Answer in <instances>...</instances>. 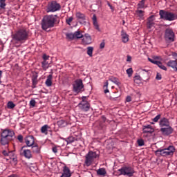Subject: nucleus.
Segmentation results:
<instances>
[{"mask_svg": "<svg viewBox=\"0 0 177 177\" xmlns=\"http://www.w3.org/2000/svg\"><path fill=\"white\" fill-rule=\"evenodd\" d=\"M62 6L57 1H52L49 2L46 7V12L47 13H53L55 12H57L58 10H60Z\"/></svg>", "mask_w": 177, "mask_h": 177, "instance_id": "7", "label": "nucleus"}, {"mask_svg": "<svg viewBox=\"0 0 177 177\" xmlns=\"http://www.w3.org/2000/svg\"><path fill=\"white\" fill-rule=\"evenodd\" d=\"M154 26V15H151L148 18L147 27L148 28H151Z\"/></svg>", "mask_w": 177, "mask_h": 177, "instance_id": "24", "label": "nucleus"}, {"mask_svg": "<svg viewBox=\"0 0 177 177\" xmlns=\"http://www.w3.org/2000/svg\"><path fill=\"white\" fill-rule=\"evenodd\" d=\"M73 92L75 93H81L84 92V84L82 83V80L79 79L75 82L73 84Z\"/></svg>", "mask_w": 177, "mask_h": 177, "instance_id": "8", "label": "nucleus"}, {"mask_svg": "<svg viewBox=\"0 0 177 177\" xmlns=\"http://www.w3.org/2000/svg\"><path fill=\"white\" fill-rule=\"evenodd\" d=\"M3 156H5V157H9L10 154H13V151L7 152L6 151L4 150L3 151Z\"/></svg>", "mask_w": 177, "mask_h": 177, "instance_id": "43", "label": "nucleus"}, {"mask_svg": "<svg viewBox=\"0 0 177 177\" xmlns=\"http://www.w3.org/2000/svg\"><path fill=\"white\" fill-rule=\"evenodd\" d=\"M6 0H0V8L1 9H5V6H6Z\"/></svg>", "mask_w": 177, "mask_h": 177, "instance_id": "41", "label": "nucleus"}, {"mask_svg": "<svg viewBox=\"0 0 177 177\" xmlns=\"http://www.w3.org/2000/svg\"><path fill=\"white\" fill-rule=\"evenodd\" d=\"M146 0H141L138 4V9H143L146 8Z\"/></svg>", "mask_w": 177, "mask_h": 177, "instance_id": "32", "label": "nucleus"}, {"mask_svg": "<svg viewBox=\"0 0 177 177\" xmlns=\"http://www.w3.org/2000/svg\"><path fill=\"white\" fill-rule=\"evenodd\" d=\"M57 19H59V17L57 15L44 16L41 24L42 30L48 31L49 28H53L55 24H56V22L57 21Z\"/></svg>", "mask_w": 177, "mask_h": 177, "instance_id": "1", "label": "nucleus"}, {"mask_svg": "<svg viewBox=\"0 0 177 177\" xmlns=\"http://www.w3.org/2000/svg\"><path fill=\"white\" fill-rule=\"evenodd\" d=\"M78 107L80 109V110H82V111L86 112L89 111V109H91V104L89 102H88V101L82 100V101L79 103Z\"/></svg>", "mask_w": 177, "mask_h": 177, "instance_id": "10", "label": "nucleus"}, {"mask_svg": "<svg viewBox=\"0 0 177 177\" xmlns=\"http://www.w3.org/2000/svg\"><path fill=\"white\" fill-rule=\"evenodd\" d=\"M41 66L44 70H48V68H49V62H48L47 61H43L41 62Z\"/></svg>", "mask_w": 177, "mask_h": 177, "instance_id": "33", "label": "nucleus"}, {"mask_svg": "<svg viewBox=\"0 0 177 177\" xmlns=\"http://www.w3.org/2000/svg\"><path fill=\"white\" fill-rule=\"evenodd\" d=\"M137 143L138 146H145V141L142 139L138 140Z\"/></svg>", "mask_w": 177, "mask_h": 177, "instance_id": "44", "label": "nucleus"}, {"mask_svg": "<svg viewBox=\"0 0 177 177\" xmlns=\"http://www.w3.org/2000/svg\"><path fill=\"white\" fill-rule=\"evenodd\" d=\"M126 71L129 77H131L132 74H133V70L132 69V68H128Z\"/></svg>", "mask_w": 177, "mask_h": 177, "instance_id": "42", "label": "nucleus"}, {"mask_svg": "<svg viewBox=\"0 0 177 177\" xmlns=\"http://www.w3.org/2000/svg\"><path fill=\"white\" fill-rule=\"evenodd\" d=\"M159 126L160 127V128H165V127H169V120L166 118H163L160 119V120L159 121Z\"/></svg>", "mask_w": 177, "mask_h": 177, "instance_id": "18", "label": "nucleus"}, {"mask_svg": "<svg viewBox=\"0 0 177 177\" xmlns=\"http://www.w3.org/2000/svg\"><path fill=\"white\" fill-rule=\"evenodd\" d=\"M148 60L151 63H153V64H156V66H157V64H158V63L159 62V61H156V59H151V58H148Z\"/></svg>", "mask_w": 177, "mask_h": 177, "instance_id": "50", "label": "nucleus"}, {"mask_svg": "<svg viewBox=\"0 0 177 177\" xmlns=\"http://www.w3.org/2000/svg\"><path fill=\"white\" fill-rule=\"evenodd\" d=\"M127 62H132V57L128 55L127 59Z\"/></svg>", "mask_w": 177, "mask_h": 177, "instance_id": "58", "label": "nucleus"}, {"mask_svg": "<svg viewBox=\"0 0 177 177\" xmlns=\"http://www.w3.org/2000/svg\"><path fill=\"white\" fill-rule=\"evenodd\" d=\"M118 171L120 172L119 175H123V176L132 177L135 174V169L131 166H124Z\"/></svg>", "mask_w": 177, "mask_h": 177, "instance_id": "5", "label": "nucleus"}, {"mask_svg": "<svg viewBox=\"0 0 177 177\" xmlns=\"http://www.w3.org/2000/svg\"><path fill=\"white\" fill-rule=\"evenodd\" d=\"M93 23L97 21L96 15H95L93 16Z\"/></svg>", "mask_w": 177, "mask_h": 177, "instance_id": "59", "label": "nucleus"}, {"mask_svg": "<svg viewBox=\"0 0 177 177\" xmlns=\"http://www.w3.org/2000/svg\"><path fill=\"white\" fill-rule=\"evenodd\" d=\"M73 17H70L68 19H66V23L68 24V26H71V21H73Z\"/></svg>", "mask_w": 177, "mask_h": 177, "instance_id": "51", "label": "nucleus"}, {"mask_svg": "<svg viewBox=\"0 0 177 177\" xmlns=\"http://www.w3.org/2000/svg\"><path fill=\"white\" fill-rule=\"evenodd\" d=\"M75 140H77V138H74V137H73V136L68 137V138L66 139L67 143H73V142H75Z\"/></svg>", "mask_w": 177, "mask_h": 177, "instance_id": "40", "label": "nucleus"}, {"mask_svg": "<svg viewBox=\"0 0 177 177\" xmlns=\"http://www.w3.org/2000/svg\"><path fill=\"white\" fill-rule=\"evenodd\" d=\"M156 66H158L159 68H161V70H164L165 71H167V68L165 67V66H164V64H162L161 62L159 61Z\"/></svg>", "mask_w": 177, "mask_h": 177, "instance_id": "38", "label": "nucleus"}, {"mask_svg": "<svg viewBox=\"0 0 177 177\" xmlns=\"http://www.w3.org/2000/svg\"><path fill=\"white\" fill-rule=\"evenodd\" d=\"M24 147H22L20 150L21 156H24L25 158L30 160L32 158V153H31V151L30 149H24Z\"/></svg>", "mask_w": 177, "mask_h": 177, "instance_id": "12", "label": "nucleus"}, {"mask_svg": "<svg viewBox=\"0 0 177 177\" xmlns=\"http://www.w3.org/2000/svg\"><path fill=\"white\" fill-rule=\"evenodd\" d=\"M10 139L8 138L7 137H6L5 136L1 134V144L3 146H6V145H9V142H10Z\"/></svg>", "mask_w": 177, "mask_h": 177, "instance_id": "21", "label": "nucleus"}, {"mask_svg": "<svg viewBox=\"0 0 177 177\" xmlns=\"http://www.w3.org/2000/svg\"><path fill=\"white\" fill-rule=\"evenodd\" d=\"M60 177H71V171L67 166L63 167V173Z\"/></svg>", "mask_w": 177, "mask_h": 177, "instance_id": "19", "label": "nucleus"}, {"mask_svg": "<svg viewBox=\"0 0 177 177\" xmlns=\"http://www.w3.org/2000/svg\"><path fill=\"white\" fill-rule=\"evenodd\" d=\"M160 132H162V135H165L166 136H168L174 132V129L171 127V126H167L166 127H162L160 129Z\"/></svg>", "mask_w": 177, "mask_h": 177, "instance_id": "13", "label": "nucleus"}, {"mask_svg": "<svg viewBox=\"0 0 177 177\" xmlns=\"http://www.w3.org/2000/svg\"><path fill=\"white\" fill-rule=\"evenodd\" d=\"M148 60L151 63H153V64H156V66H157V64H158V63L159 62V61H156V59H151V58H148Z\"/></svg>", "mask_w": 177, "mask_h": 177, "instance_id": "49", "label": "nucleus"}, {"mask_svg": "<svg viewBox=\"0 0 177 177\" xmlns=\"http://www.w3.org/2000/svg\"><path fill=\"white\" fill-rule=\"evenodd\" d=\"M66 37L67 39H71V40L75 39L74 33H66Z\"/></svg>", "mask_w": 177, "mask_h": 177, "instance_id": "37", "label": "nucleus"}, {"mask_svg": "<svg viewBox=\"0 0 177 177\" xmlns=\"http://www.w3.org/2000/svg\"><path fill=\"white\" fill-rule=\"evenodd\" d=\"M32 88H37V84H38V75H33L32 77Z\"/></svg>", "mask_w": 177, "mask_h": 177, "instance_id": "29", "label": "nucleus"}, {"mask_svg": "<svg viewBox=\"0 0 177 177\" xmlns=\"http://www.w3.org/2000/svg\"><path fill=\"white\" fill-rule=\"evenodd\" d=\"M7 107H8V109H15V107H16V104H15V103H13V102L10 101L7 104Z\"/></svg>", "mask_w": 177, "mask_h": 177, "instance_id": "39", "label": "nucleus"}, {"mask_svg": "<svg viewBox=\"0 0 177 177\" xmlns=\"http://www.w3.org/2000/svg\"><path fill=\"white\" fill-rule=\"evenodd\" d=\"M167 65L168 67L173 68L174 71L177 73V62L176 60H170L167 62Z\"/></svg>", "mask_w": 177, "mask_h": 177, "instance_id": "20", "label": "nucleus"}, {"mask_svg": "<svg viewBox=\"0 0 177 177\" xmlns=\"http://www.w3.org/2000/svg\"><path fill=\"white\" fill-rule=\"evenodd\" d=\"M82 38V42L83 45H91L92 44V37L89 34H85Z\"/></svg>", "mask_w": 177, "mask_h": 177, "instance_id": "15", "label": "nucleus"}, {"mask_svg": "<svg viewBox=\"0 0 177 177\" xmlns=\"http://www.w3.org/2000/svg\"><path fill=\"white\" fill-rule=\"evenodd\" d=\"M53 78V75L52 74H50L48 75L47 79L45 82V84L46 85V86L50 87L52 86Z\"/></svg>", "mask_w": 177, "mask_h": 177, "instance_id": "25", "label": "nucleus"}, {"mask_svg": "<svg viewBox=\"0 0 177 177\" xmlns=\"http://www.w3.org/2000/svg\"><path fill=\"white\" fill-rule=\"evenodd\" d=\"M32 151L35 154H39L41 153V147L38 146V145H35L32 147Z\"/></svg>", "mask_w": 177, "mask_h": 177, "instance_id": "26", "label": "nucleus"}, {"mask_svg": "<svg viewBox=\"0 0 177 177\" xmlns=\"http://www.w3.org/2000/svg\"><path fill=\"white\" fill-rule=\"evenodd\" d=\"M133 78L134 81H142V77L139 75H136Z\"/></svg>", "mask_w": 177, "mask_h": 177, "instance_id": "53", "label": "nucleus"}, {"mask_svg": "<svg viewBox=\"0 0 177 177\" xmlns=\"http://www.w3.org/2000/svg\"><path fill=\"white\" fill-rule=\"evenodd\" d=\"M159 15L160 16V19L162 20H166L167 21H174V20H176L177 15L171 12L165 11L164 10H160L159 11Z\"/></svg>", "mask_w": 177, "mask_h": 177, "instance_id": "4", "label": "nucleus"}, {"mask_svg": "<svg viewBox=\"0 0 177 177\" xmlns=\"http://www.w3.org/2000/svg\"><path fill=\"white\" fill-rule=\"evenodd\" d=\"M49 128V126L48 124H45L41 127V133H44V135H48V129Z\"/></svg>", "mask_w": 177, "mask_h": 177, "instance_id": "31", "label": "nucleus"}, {"mask_svg": "<svg viewBox=\"0 0 177 177\" xmlns=\"http://www.w3.org/2000/svg\"><path fill=\"white\" fill-rule=\"evenodd\" d=\"M12 39L18 42L27 41L28 39V31L26 28L19 29L12 35Z\"/></svg>", "mask_w": 177, "mask_h": 177, "instance_id": "2", "label": "nucleus"}, {"mask_svg": "<svg viewBox=\"0 0 177 177\" xmlns=\"http://www.w3.org/2000/svg\"><path fill=\"white\" fill-rule=\"evenodd\" d=\"M165 39L167 42H174L175 41V32L171 28H167L165 32Z\"/></svg>", "mask_w": 177, "mask_h": 177, "instance_id": "9", "label": "nucleus"}, {"mask_svg": "<svg viewBox=\"0 0 177 177\" xmlns=\"http://www.w3.org/2000/svg\"><path fill=\"white\" fill-rule=\"evenodd\" d=\"M107 171H106V169L104 168H100L97 170V175L99 176H106Z\"/></svg>", "mask_w": 177, "mask_h": 177, "instance_id": "27", "label": "nucleus"}, {"mask_svg": "<svg viewBox=\"0 0 177 177\" xmlns=\"http://www.w3.org/2000/svg\"><path fill=\"white\" fill-rule=\"evenodd\" d=\"M76 17L78 20H80V24H84V26L85 24H86V21H85L86 20V18L84 14H82L81 12H77Z\"/></svg>", "mask_w": 177, "mask_h": 177, "instance_id": "17", "label": "nucleus"}, {"mask_svg": "<svg viewBox=\"0 0 177 177\" xmlns=\"http://www.w3.org/2000/svg\"><path fill=\"white\" fill-rule=\"evenodd\" d=\"M93 53V47L88 46L87 48V55L90 56V57H92Z\"/></svg>", "mask_w": 177, "mask_h": 177, "instance_id": "35", "label": "nucleus"}, {"mask_svg": "<svg viewBox=\"0 0 177 177\" xmlns=\"http://www.w3.org/2000/svg\"><path fill=\"white\" fill-rule=\"evenodd\" d=\"M57 124L59 128H64V127L67 126V122H66V120H58L57 122Z\"/></svg>", "mask_w": 177, "mask_h": 177, "instance_id": "30", "label": "nucleus"}, {"mask_svg": "<svg viewBox=\"0 0 177 177\" xmlns=\"http://www.w3.org/2000/svg\"><path fill=\"white\" fill-rule=\"evenodd\" d=\"M126 102H132V97H131V96L128 95L126 97Z\"/></svg>", "mask_w": 177, "mask_h": 177, "instance_id": "56", "label": "nucleus"}, {"mask_svg": "<svg viewBox=\"0 0 177 177\" xmlns=\"http://www.w3.org/2000/svg\"><path fill=\"white\" fill-rule=\"evenodd\" d=\"M109 81H111V82H113L118 86H120V85H121V82H120V80L114 76H110L109 77Z\"/></svg>", "mask_w": 177, "mask_h": 177, "instance_id": "23", "label": "nucleus"}, {"mask_svg": "<svg viewBox=\"0 0 177 177\" xmlns=\"http://www.w3.org/2000/svg\"><path fill=\"white\" fill-rule=\"evenodd\" d=\"M2 71H0V84L2 83V82L1 81V78H2Z\"/></svg>", "mask_w": 177, "mask_h": 177, "instance_id": "60", "label": "nucleus"}, {"mask_svg": "<svg viewBox=\"0 0 177 177\" xmlns=\"http://www.w3.org/2000/svg\"><path fill=\"white\" fill-rule=\"evenodd\" d=\"M1 135L12 140L15 138V131L12 129H6L2 131Z\"/></svg>", "mask_w": 177, "mask_h": 177, "instance_id": "11", "label": "nucleus"}, {"mask_svg": "<svg viewBox=\"0 0 177 177\" xmlns=\"http://www.w3.org/2000/svg\"><path fill=\"white\" fill-rule=\"evenodd\" d=\"M17 140H19V142H20V143H23V136L21 134H19L17 136Z\"/></svg>", "mask_w": 177, "mask_h": 177, "instance_id": "54", "label": "nucleus"}, {"mask_svg": "<svg viewBox=\"0 0 177 177\" xmlns=\"http://www.w3.org/2000/svg\"><path fill=\"white\" fill-rule=\"evenodd\" d=\"M43 59L44 61H46L49 59V55H47L46 54L43 55Z\"/></svg>", "mask_w": 177, "mask_h": 177, "instance_id": "55", "label": "nucleus"}, {"mask_svg": "<svg viewBox=\"0 0 177 177\" xmlns=\"http://www.w3.org/2000/svg\"><path fill=\"white\" fill-rule=\"evenodd\" d=\"M98 157L99 155L95 151H90L85 156L86 159L84 164H86V167H90V165H92V162H93L95 159L97 158Z\"/></svg>", "mask_w": 177, "mask_h": 177, "instance_id": "6", "label": "nucleus"}, {"mask_svg": "<svg viewBox=\"0 0 177 177\" xmlns=\"http://www.w3.org/2000/svg\"><path fill=\"white\" fill-rule=\"evenodd\" d=\"M8 157H15V151H13L12 153H10V156H8Z\"/></svg>", "mask_w": 177, "mask_h": 177, "instance_id": "62", "label": "nucleus"}, {"mask_svg": "<svg viewBox=\"0 0 177 177\" xmlns=\"http://www.w3.org/2000/svg\"><path fill=\"white\" fill-rule=\"evenodd\" d=\"M154 132V128L151 124L142 126V133H153Z\"/></svg>", "mask_w": 177, "mask_h": 177, "instance_id": "14", "label": "nucleus"}, {"mask_svg": "<svg viewBox=\"0 0 177 177\" xmlns=\"http://www.w3.org/2000/svg\"><path fill=\"white\" fill-rule=\"evenodd\" d=\"M30 168V170L32 171V172H34V171H36V170H37V169H36V168L34 169V167H32V166H31Z\"/></svg>", "mask_w": 177, "mask_h": 177, "instance_id": "61", "label": "nucleus"}, {"mask_svg": "<svg viewBox=\"0 0 177 177\" xmlns=\"http://www.w3.org/2000/svg\"><path fill=\"white\" fill-rule=\"evenodd\" d=\"M74 35H75V38H77V39H79L80 38H82V37H84V35H82V33H81V32L80 31L75 32Z\"/></svg>", "mask_w": 177, "mask_h": 177, "instance_id": "36", "label": "nucleus"}, {"mask_svg": "<svg viewBox=\"0 0 177 177\" xmlns=\"http://www.w3.org/2000/svg\"><path fill=\"white\" fill-rule=\"evenodd\" d=\"M136 13L138 17H139L140 20H143L145 19V11L141 10H137L136 11Z\"/></svg>", "mask_w": 177, "mask_h": 177, "instance_id": "28", "label": "nucleus"}, {"mask_svg": "<svg viewBox=\"0 0 177 177\" xmlns=\"http://www.w3.org/2000/svg\"><path fill=\"white\" fill-rule=\"evenodd\" d=\"M155 59H157L158 60H159L160 59V57L156 56V57H155Z\"/></svg>", "mask_w": 177, "mask_h": 177, "instance_id": "64", "label": "nucleus"}, {"mask_svg": "<svg viewBox=\"0 0 177 177\" xmlns=\"http://www.w3.org/2000/svg\"><path fill=\"white\" fill-rule=\"evenodd\" d=\"M162 78V76L161 75V74L160 73H157L156 76V80H157L158 81H160L161 80Z\"/></svg>", "mask_w": 177, "mask_h": 177, "instance_id": "46", "label": "nucleus"}, {"mask_svg": "<svg viewBox=\"0 0 177 177\" xmlns=\"http://www.w3.org/2000/svg\"><path fill=\"white\" fill-rule=\"evenodd\" d=\"M173 56H174V57H177V53H174V54H173Z\"/></svg>", "mask_w": 177, "mask_h": 177, "instance_id": "63", "label": "nucleus"}, {"mask_svg": "<svg viewBox=\"0 0 177 177\" xmlns=\"http://www.w3.org/2000/svg\"><path fill=\"white\" fill-rule=\"evenodd\" d=\"M104 46H106V43L104 42V40H102L100 44V49H104Z\"/></svg>", "mask_w": 177, "mask_h": 177, "instance_id": "48", "label": "nucleus"}, {"mask_svg": "<svg viewBox=\"0 0 177 177\" xmlns=\"http://www.w3.org/2000/svg\"><path fill=\"white\" fill-rule=\"evenodd\" d=\"M52 150H53V151L55 153V154H56V153H57V147H53L52 148Z\"/></svg>", "mask_w": 177, "mask_h": 177, "instance_id": "57", "label": "nucleus"}, {"mask_svg": "<svg viewBox=\"0 0 177 177\" xmlns=\"http://www.w3.org/2000/svg\"><path fill=\"white\" fill-rule=\"evenodd\" d=\"M174 153H175V147L171 145L165 149L159 148L154 151V153L156 156H157V157H160V156L162 157L174 156Z\"/></svg>", "mask_w": 177, "mask_h": 177, "instance_id": "3", "label": "nucleus"}, {"mask_svg": "<svg viewBox=\"0 0 177 177\" xmlns=\"http://www.w3.org/2000/svg\"><path fill=\"white\" fill-rule=\"evenodd\" d=\"M121 37H122V41L124 44H127V42L129 41V36L124 30L121 31Z\"/></svg>", "mask_w": 177, "mask_h": 177, "instance_id": "22", "label": "nucleus"}, {"mask_svg": "<svg viewBox=\"0 0 177 177\" xmlns=\"http://www.w3.org/2000/svg\"><path fill=\"white\" fill-rule=\"evenodd\" d=\"M103 89H104V93H109L110 92V91H109V82L106 81L103 86Z\"/></svg>", "mask_w": 177, "mask_h": 177, "instance_id": "34", "label": "nucleus"}, {"mask_svg": "<svg viewBox=\"0 0 177 177\" xmlns=\"http://www.w3.org/2000/svg\"><path fill=\"white\" fill-rule=\"evenodd\" d=\"M36 103L35 100L32 99L30 101V106H32V107H35Z\"/></svg>", "mask_w": 177, "mask_h": 177, "instance_id": "52", "label": "nucleus"}, {"mask_svg": "<svg viewBox=\"0 0 177 177\" xmlns=\"http://www.w3.org/2000/svg\"><path fill=\"white\" fill-rule=\"evenodd\" d=\"M93 26L95 30H97V31H100V28H99V24H97V21L93 22Z\"/></svg>", "mask_w": 177, "mask_h": 177, "instance_id": "47", "label": "nucleus"}, {"mask_svg": "<svg viewBox=\"0 0 177 177\" xmlns=\"http://www.w3.org/2000/svg\"><path fill=\"white\" fill-rule=\"evenodd\" d=\"M160 118H161V115H156L153 120L152 121H153V122H158V120H160Z\"/></svg>", "mask_w": 177, "mask_h": 177, "instance_id": "45", "label": "nucleus"}, {"mask_svg": "<svg viewBox=\"0 0 177 177\" xmlns=\"http://www.w3.org/2000/svg\"><path fill=\"white\" fill-rule=\"evenodd\" d=\"M25 143L26 144L28 147H32L35 143V140H34V136H28L25 138Z\"/></svg>", "mask_w": 177, "mask_h": 177, "instance_id": "16", "label": "nucleus"}]
</instances>
